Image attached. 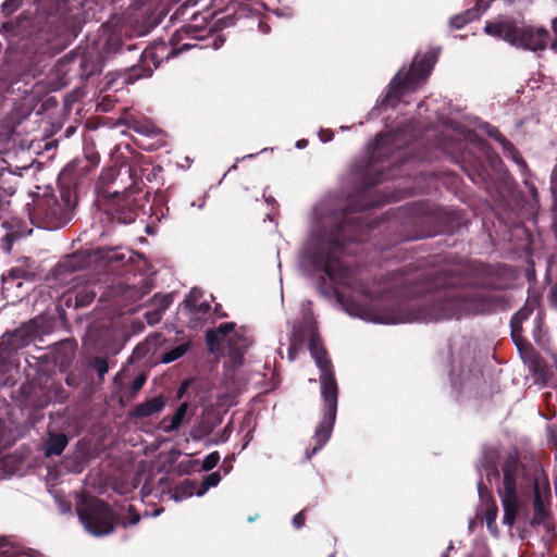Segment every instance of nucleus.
I'll use <instances>...</instances> for the list:
<instances>
[{
  "label": "nucleus",
  "mask_w": 557,
  "mask_h": 557,
  "mask_svg": "<svg viewBox=\"0 0 557 557\" xmlns=\"http://www.w3.org/2000/svg\"><path fill=\"white\" fill-rule=\"evenodd\" d=\"M293 524L295 528L299 529L301 528L304 524H305V516H304V512L300 511L298 512L294 518H293Z\"/></svg>",
  "instance_id": "nucleus-27"
},
{
  "label": "nucleus",
  "mask_w": 557,
  "mask_h": 557,
  "mask_svg": "<svg viewBox=\"0 0 557 557\" xmlns=\"http://www.w3.org/2000/svg\"><path fill=\"white\" fill-rule=\"evenodd\" d=\"M67 442V437L64 434H51L46 446V456L61 455Z\"/></svg>",
  "instance_id": "nucleus-14"
},
{
  "label": "nucleus",
  "mask_w": 557,
  "mask_h": 557,
  "mask_svg": "<svg viewBox=\"0 0 557 557\" xmlns=\"http://www.w3.org/2000/svg\"><path fill=\"white\" fill-rule=\"evenodd\" d=\"M220 480H221V475H220V473H218V472H212V473L208 474V475L203 479V481H202V483H201V487H200V490H198V491L196 492V496H197V497H201V496H203V495H205V493H206L210 487H214V486H216V485L219 484Z\"/></svg>",
  "instance_id": "nucleus-16"
},
{
  "label": "nucleus",
  "mask_w": 557,
  "mask_h": 557,
  "mask_svg": "<svg viewBox=\"0 0 557 557\" xmlns=\"http://www.w3.org/2000/svg\"><path fill=\"white\" fill-rule=\"evenodd\" d=\"M161 319V313L159 311L156 312H147L146 320L149 324L158 323Z\"/></svg>",
  "instance_id": "nucleus-26"
},
{
  "label": "nucleus",
  "mask_w": 557,
  "mask_h": 557,
  "mask_svg": "<svg viewBox=\"0 0 557 557\" xmlns=\"http://www.w3.org/2000/svg\"><path fill=\"white\" fill-rule=\"evenodd\" d=\"M479 494L481 498V505L485 508L484 509V519L486 522L487 530L493 534L494 536L498 535L496 519L498 516V508L495 503V500L488 495L483 494L481 492V483L478 485Z\"/></svg>",
  "instance_id": "nucleus-8"
},
{
  "label": "nucleus",
  "mask_w": 557,
  "mask_h": 557,
  "mask_svg": "<svg viewBox=\"0 0 557 557\" xmlns=\"http://www.w3.org/2000/svg\"><path fill=\"white\" fill-rule=\"evenodd\" d=\"M30 557H39V553L29 554Z\"/></svg>",
  "instance_id": "nucleus-40"
},
{
  "label": "nucleus",
  "mask_w": 557,
  "mask_h": 557,
  "mask_svg": "<svg viewBox=\"0 0 557 557\" xmlns=\"http://www.w3.org/2000/svg\"><path fill=\"white\" fill-rule=\"evenodd\" d=\"M197 38V35L195 34V32L193 30V26L187 24V25H184L180 30H177L175 33V35L173 36V39L174 40H181L183 38Z\"/></svg>",
  "instance_id": "nucleus-20"
},
{
  "label": "nucleus",
  "mask_w": 557,
  "mask_h": 557,
  "mask_svg": "<svg viewBox=\"0 0 557 557\" xmlns=\"http://www.w3.org/2000/svg\"><path fill=\"white\" fill-rule=\"evenodd\" d=\"M22 3V0H5L2 3V11L5 14H11L14 12Z\"/></svg>",
  "instance_id": "nucleus-22"
},
{
  "label": "nucleus",
  "mask_w": 557,
  "mask_h": 557,
  "mask_svg": "<svg viewBox=\"0 0 557 557\" xmlns=\"http://www.w3.org/2000/svg\"><path fill=\"white\" fill-rule=\"evenodd\" d=\"M96 364H97V372H98L99 376L102 379L103 375L108 372L109 366H108L107 361L102 360V359H98Z\"/></svg>",
  "instance_id": "nucleus-24"
},
{
  "label": "nucleus",
  "mask_w": 557,
  "mask_h": 557,
  "mask_svg": "<svg viewBox=\"0 0 557 557\" xmlns=\"http://www.w3.org/2000/svg\"><path fill=\"white\" fill-rule=\"evenodd\" d=\"M550 497V487L546 478L534 481V515L535 520H543L548 513V500Z\"/></svg>",
  "instance_id": "nucleus-7"
},
{
  "label": "nucleus",
  "mask_w": 557,
  "mask_h": 557,
  "mask_svg": "<svg viewBox=\"0 0 557 557\" xmlns=\"http://www.w3.org/2000/svg\"><path fill=\"white\" fill-rule=\"evenodd\" d=\"M235 329V323L227 322L221 324L216 331H208L206 338L211 350H214L215 344L219 345L224 341V337L232 333Z\"/></svg>",
  "instance_id": "nucleus-13"
},
{
  "label": "nucleus",
  "mask_w": 557,
  "mask_h": 557,
  "mask_svg": "<svg viewBox=\"0 0 557 557\" xmlns=\"http://www.w3.org/2000/svg\"><path fill=\"white\" fill-rule=\"evenodd\" d=\"M529 315V311L527 309L519 311L512 318V323L519 322L521 319H527Z\"/></svg>",
  "instance_id": "nucleus-28"
},
{
  "label": "nucleus",
  "mask_w": 557,
  "mask_h": 557,
  "mask_svg": "<svg viewBox=\"0 0 557 557\" xmlns=\"http://www.w3.org/2000/svg\"><path fill=\"white\" fill-rule=\"evenodd\" d=\"M196 45L195 44H191V42H185L183 44V46L181 48H178L177 52H181L183 50H187V49H190L193 47H195Z\"/></svg>",
  "instance_id": "nucleus-31"
},
{
  "label": "nucleus",
  "mask_w": 557,
  "mask_h": 557,
  "mask_svg": "<svg viewBox=\"0 0 557 557\" xmlns=\"http://www.w3.org/2000/svg\"><path fill=\"white\" fill-rule=\"evenodd\" d=\"M10 275H11L12 277H20V274H18V271H17V270H12V271H10Z\"/></svg>",
  "instance_id": "nucleus-33"
},
{
  "label": "nucleus",
  "mask_w": 557,
  "mask_h": 557,
  "mask_svg": "<svg viewBox=\"0 0 557 557\" xmlns=\"http://www.w3.org/2000/svg\"><path fill=\"white\" fill-rule=\"evenodd\" d=\"M552 27H553V32L556 36V39L552 42V49L557 51V18H554L552 21Z\"/></svg>",
  "instance_id": "nucleus-29"
},
{
  "label": "nucleus",
  "mask_w": 557,
  "mask_h": 557,
  "mask_svg": "<svg viewBox=\"0 0 557 557\" xmlns=\"http://www.w3.org/2000/svg\"><path fill=\"white\" fill-rule=\"evenodd\" d=\"M145 382H146L145 375L137 376L132 383V391L134 393L138 392L144 386Z\"/></svg>",
  "instance_id": "nucleus-25"
},
{
  "label": "nucleus",
  "mask_w": 557,
  "mask_h": 557,
  "mask_svg": "<svg viewBox=\"0 0 557 557\" xmlns=\"http://www.w3.org/2000/svg\"><path fill=\"white\" fill-rule=\"evenodd\" d=\"M220 461V455L216 451L209 454L202 462V469L209 471L213 469Z\"/></svg>",
  "instance_id": "nucleus-21"
},
{
  "label": "nucleus",
  "mask_w": 557,
  "mask_h": 557,
  "mask_svg": "<svg viewBox=\"0 0 557 557\" xmlns=\"http://www.w3.org/2000/svg\"><path fill=\"white\" fill-rule=\"evenodd\" d=\"M188 404L183 403L180 405V407L176 409V411L171 417H164L161 421V428L165 433H171L180 429V426L184 423L187 411H188Z\"/></svg>",
  "instance_id": "nucleus-9"
},
{
  "label": "nucleus",
  "mask_w": 557,
  "mask_h": 557,
  "mask_svg": "<svg viewBox=\"0 0 557 557\" xmlns=\"http://www.w3.org/2000/svg\"><path fill=\"white\" fill-rule=\"evenodd\" d=\"M202 293L199 289H191L185 299V307L188 309L190 314L206 315L210 310V305L206 301H200Z\"/></svg>",
  "instance_id": "nucleus-10"
},
{
  "label": "nucleus",
  "mask_w": 557,
  "mask_h": 557,
  "mask_svg": "<svg viewBox=\"0 0 557 557\" xmlns=\"http://www.w3.org/2000/svg\"><path fill=\"white\" fill-rule=\"evenodd\" d=\"M94 298H95V294L92 293L91 295H89V296H88L87 301H90V300H91V299H94Z\"/></svg>",
  "instance_id": "nucleus-39"
},
{
  "label": "nucleus",
  "mask_w": 557,
  "mask_h": 557,
  "mask_svg": "<svg viewBox=\"0 0 557 557\" xmlns=\"http://www.w3.org/2000/svg\"><path fill=\"white\" fill-rule=\"evenodd\" d=\"M331 139H332L331 134H325V138H322V140H324V141H327Z\"/></svg>",
  "instance_id": "nucleus-36"
},
{
  "label": "nucleus",
  "mask_w": 557,
  "mask_h": 557,
  "mask_svg": "<svg viewBox=\"0 0 557 557\" xmlns=\"http://www.w3.org/2000/svg\"><path fill=\"white\" fill-rule=\"evenodd\" d=\"M196 483L189 480H185L181 482L172 491L171 497L175 502H181L196 495Z\"/></svg>",
  "instance_id": "nucleus-15"
},
{
  "label": "nucleus",
  "mask_w": 557,
  "mask_h": 557,
  "mask_svg": "<svg viewBox=\"0 0 557 557\" xmlns=\"http://www.w3.org/2000/svg\"><path fill=\"white\" fill-rule=\"evenodd\" d=\"M436 58L435 51H429L419 62L414 60L403 82L398 73L389 85L384 102L394 107L395 100L406 91H414L430 75Z\"/></svg>",
  "instance_id": "nucleus-3"
},
{
  "label": "nucleus",
  "mask_w": 557,
  "mask_h": 557,
  "mask_svg": "<svg viewBox=\"0 0 557 557\" xmlns=\"http://www.w3.org/2000/svg\"><path fill=\"white\" fill-rule=\"evenodd\" d=\"M493 0H479L474 10H469L462 16H455L450 18V25L460 28L463 24L476 17L479 14L487 10Z\"/></svg>",
  "instance_id": "nucleus-12"
},
{
  "label": "nucleus",
  "mask_w": 557,
  "mask_h": 557,
  "mask_svg": "<svg viewBox=\"0 0 557 557\" xmlns=\"http://www.w3.org/2000/svg\"><path fill=\"white\" fill-rule=\"evenodd\" d=\"M453 548V544L450 543L447 547V552L442 555V557H448V552Z\"/></svg>",
  "instance_id": "nucleus-35"
},
{
  "label": "nucleus",
  "mask_w": 557,
  "mask_h": 557,
  "mask_svg": "<svg viewBox=\"0 0 557 557\" xmlns=\"http://www.w3.org/2000/svg\"><path fill=\"white\" fill-rule=\"evenodd\" d=\"M331 139H332L331 134H325V138H322V140H324V141H327Z\"/></svg>",
  "instance_id": "nucleus-37"
},
{
  "label": "nucleus",
  "mask_w": 557,
  "mask_h": 557,
  "mask_svg": "<svg viewBox=\"0 0 557 557\" xmlns=\"http://www.w3.org/2000/svg\"><path fill=\"white\" fill-rule=\"evenodd\" d=\"M311 357L317 367L321 370V396L325 404L323 419L315 429L313 441L315 443L311 453H307V459H310L319 449H321L330 440L336 419L338 388L334 379L330 360L322 346L321 338L312 333L309 343Z\"/></svg>",
  "instance_id": "nucleus-1"
},
{
  "label": "nucleus",
  "mask_w": 557,
  "mask_h": 557,
  "mask_svg": "<svg viewBox=\"0 0 557 557\" xmlns=\"http://www.w3.org/2000/svg\"><path fill=\"white\" fill-rule=\"evenodd\" d=\"M503 487L499 488V497L504 510L503 523L511 528L520 510L518 495V483L520 479L519 466L515 462H507L503 468Z\"/></svg>",
  "instance_id": "nucleus-4"
},
{
  "label": "nucleus",
  "mask_w": 557,
  "mask_h": 557,
  "mask_svg": "<svg viewBox=\"0 0 557 557\" xmlns=\"http://www.w3.org/2000/svg\"><path fill=\"white\" fill-rule=\"evenodd\" d=\"M296 354H297V348H296V346H294V345H293V346L288 349V359H289L290 361L295 360V358H296Z\"/></svg>",
  "instance_id": "nucleus-30"
},
{
  "label": "nucleus",
  "mask_w": 557,
  "mask_h": 557,
  "mask_svg": "<svg viewBox=\"0 0 557 557\" xmlns=\"http://www.w3.org/2000/svg\"><path fill=\"white\" fill-rule=\"evenodd\" d=\"M183 393H184V386H182V387L180 388V391H178V397H181V396L183 395Z\"/></svg>",
  "instance_id": "nucleus-38"
},
{
  "label": "nucleus",
  "mask_w": 557,
  "mask_h": 557,
  "mask_svg": "<svg viewBox=\"0 0 557 557\" xmlns=\"http://www.w3.org/2000/svg\"><path fill=\"white\" fill-rule=\"evenodd\" d=\"M322 270L326 273V275L333 281V282H337L338 281V276L333 268V264L331 262H327V263H324L322 265Z\"/></svg>",
  "instance_id": "nucleus-23"
},
{
  "label": "nucleus",
  "mask_w": 557,
  "mask_h": 557,
  "mask_svg": "<svg viewBox=\"0 0 557 557\" xmlns=\"http://www.w3.org/2000/svg\"><path fill=\"white\" fill-rule=\"evenodd\" d=\"M188 349H189L188 344L178 345L171 351L164 354L163 357L161 358V362L162 363L173 362V361L180 359L181 357H183L188 351Z\"/></svg>",
  "instance_id": "nucleus-17"
},
{
  "label": "nucleus",
  "mask_w": 557,
  "mask_h": 557,
  "mask_svg": "<svg viewBox=\"0 0 557 557\" xmlns=\"http://www.w3.org/2000/svg\"><path fill=\"white\" fill-rule=\"evenodd\" d=\"M78 517L86 531L102 536L114 530L115 516L110 508L99 499H92L78 511Z\"/></svg>",
  "instance_id": "nucleus-5"
},
{
  "label": "nucleus",
  "mask_w": 557,
  "mask_h": 557,
  "mask_svg": "<svg viewBox=\"0 0 557 557\" xmlns=\"http://www.w3.org/2000/svg\"><path fill=\"white\" fill-rule=\"evenodd\" d=\"M20 554L18 547L7 537H0V557H14Z\"/></svg>",
  "instance_id": "nucleus-18"
},
{
  "label": "nucleus",
  "mask_w": 557,
  "mask_h": 557,
  "mask_svg": "<svg viewBox=\"0 0 557 557\" xmlns=\"http://www.w3.org/2000/svg\"><path fill=\"white\" fill-rule=\"evenodd\" d=\"M138 521H139V517L137 515H134L132 520H131V523L132 524H136Z\"/></svg>",
  "instance_id": "nucleus-34"
},
{
  "label": "nucleus",
  "mask_w": 557,
  "mask_h": 557,
  "mask_svg": "<svg viewBox=\"0 0 557 557\" xmlns=\"http://www.w3.org/2000/svg\"><path fill=\"white\" fill-rule=\"evenodd\" d=\"M366 321L380 323V324H397L410 323L416 321H426V319L419 311H391V312H370L362 311L357 313Z\"/></svg>",
  "instance_id": "nucleus-6"
},
{
  "label": "nucleus",
  "mask_w": 557,
  "mask_h": 557,
  "mask_svg": "<svg viewBox=\"0 0 557 557\" xmlns=\"http://www.w3.org/2000/svg\"><path fill=\"white\" fill-rule=\"evenodd\" d=\"M306 146H307V141L305 139L298 140L297 144H296V147L298 149H301V148H304Z\"/></svg>",
  "instance_id": "nucleus-32"
},
{
  "label": "nucleus",
  "mask_w": 557,
  "mask_h": 557,
  "mask_svg": "<svg viewBox=\"0 0 557 557\" xmlns=\"http://www.w3.org/2000/svg\"><path fill=\"white\" fill-rule=\"evenodd\" d=\"M13 193H11L10 196ZM10 205L11 202L7 191L0 193V220L4 219L9 214Z\"/></svg>",
  "instance_id": "nucleus-19"
},
{
  "label": "nucleus",
  "mask_w": 557,
  "mask_h": 557,
  "mask_svg": "<svg viewBox=\"0 0 557 557\" xmlns=\"http://www.w3.org/2000/svg\"><path fill=\"white\" fill-rule=\"evenodd\" d=\"M165 406V399L161 396L139 404L134 410V417L146 418L160 412Z\"/></svg>",
  "instance_id": "nucleus-11"
},
{
  "label": "nucleus",
  "mask_w": 557,
  "mask_h": 557,
  "mask_svg": "<svg viewBox=\"0 0 557 557\" xmlns=\"http://www.w3.org/2000/svg\"><path fill=\"white\" fill-rule=\"evenodd\" d=\"M485 32L498 36L513 47L530 50H544L549 40V33L542 26L517 23L506 20L497 23H487Z\"/></svg>",
  "instance_id": "nucleus-2"
}]
</instances>
